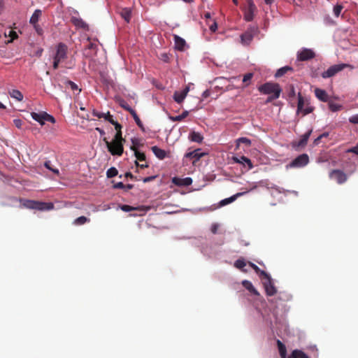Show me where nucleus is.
<instances>
[{"label": "nucleus", "instance_id": "nucleus-1", "mask_svg": "<svg viewBox=\"0 0 358 358\" xmlns=\"http://www.w3.org/2000/svg\"><path fill=\"white\" fill-rule=\"evenodd\" d=\"M68 46L64 43H59L55 47V54L53 56L52 67L57 69L59 63L67 59Z\"/></svg>", "mask_w": 358, "mask_h": 358}, {"label": "nucleus", "instance_id": "nucleus-2", "mask_svg": "<svg viewBox=\"0 0 358 358\" xmlns=\"http://www.w3.org/2000/svg\"><path fill=\"white\" fill-rule=\"evenodd\" d=\"M23 206L29 209H34L41 211L50 210L54 208L52 203L34 200H26L24 202Z\"/></svg>", "mask_w": 358, "mask_h": 358}, {"label": "nucleus", "instance_id": "nucleus-3", "mask_svg": "<svg viewBox=\"0 0 358 358\" xmlns=\"http://www.w3.org/2000/svg\"><path fill=\"white\" fill-rule=\"evenodd\" d=\"M277 345L281 358H308V357L300 350H294L289 356H287L285 345L280 341H277Z\"/></svg>", "mask_w": 358, "mask_h": 358}, {"label": "nucleus", "instance_id": "nucleus-4", "mask_svg": "<svg viewBox=\"0 0 358 358\" xmlns=\"http://www.w3.org/2000/svg\"><path fill=\"white\" fill-rule=\"evenodd\" d=\"M310 162L309 157L307 154H301L292 159L285 166L286 169H301L306 166Z\"/></svg>", "mask_w": 358, "mask_h": 358}, {"label": "nucleus", "instance_id": "nucleus-5", "mask_svg": "<svg viewBox=\"0 0 358 358\" xmlns=\"http://www.w3.org/2000/svg\"><path fill=\"white\" fill-rule=\"evenodd\" d=\"M103 141L105 142L108 151L112 155L121 156L124 151L123 143L122 141H115L113 140L111 142L108 141L107 138L104 137Z\"/></svg>", "mask_w": 358, "mask_h": 358}, {"label": "nucleus", "instance_id": "nucleus-6", "mask_svg": "<svg viewBox=\"0 0 358 358\" xmlns=\"http://www.w3.org/2000/svg\"><path fill=\"white\" fill-rule=\"evenodd\" d=\"M258 90L260 93L264 94L271 95L275 94L278 91L279 92V95L282 92V90L280 85L278 83H266L258 87Z\"/></svg>", "mask_w": 358, "mask_h": 358}, {"label": "nucleus", "instance_id": "nucleus-7", "mask_svg": "<svg viewBox=\"0 0 358 358\" xmlns=\"http://www.w3.org/2000/svg\"><path fill=\"white\" fill-rule=\"evenodd\" d=\"M31 116L34 120L37 121L41 126L45 124V121L50 122L52 123L55 122V117L44 111L39 113L32 112L31 113Z\"/></svg>", "mask_w": 358, "mask_h": 358}, {"label": "nucleus", "instance_id": "nucleus-8", "mask_svg": "<svg viewBox=\"0 0 358 358\" xmlns=\"http://www.w3.org/2000/svg\"><path fill=\"white\" fill-rule=\"evenodd\" d=\"M350 66L347 64H338L331 66L327 71L322 73V77L324 78H331L334 76L338 72L343 71L344 69Z\"/></svg>", "mask_w": 358, "mask_h": 358}, {"label": "nucleus", "instance_id": "nucleus-9", "mask_svg": "<svg viewBox=\"0 0 358 358\" xmlns=\"http://www.w3.org/2000/svg\"><path fill=\"white\" fill-rule=\"evenodd\" d=\"M311 132L312 130H309L303 134L299 140L292 141V147L296 150H300L301 149L303 148L308 143Z\"/></svg>", "mask_w": 358, "mask_h": 358}, {"label": "nucleus", "instance_id": "nucleus-10", "mask_svg": "<svg viewBox=\"0 0 358 358\" xmlns=\"http://www.w3.org/2000/svg\"><path fill=\"white\" fill-rule=\"evenodd\" d=\"M329 178L338 184H343L348 180L347 175L341 170L334 169L329 173Z\"/></svg>", "mask_w": 358, "mask_h": 358}, {"label": "nucleus", "instance_id": "nucleus-11", "mask_svg": "<svg viewBox=\"0 0 358 358\" xmlns=\"http://www.w3.org/2000/svg\"><path fill=\"white\" fill-rule=\"evenodd\" d=\"M261 277L267 280V282H264V287L267 295L273 296L275 294L277 291L271 282L270 275L265 271H261Z\"/></svg>", "mask_w": 358, "mask_h": 358}, {"label": "nucleus", "instance_id": "nucleus-12", "mask_svg": "<svg viewBox=\"0 0 358 358\" xmlns=\"http://www.w3.org/2000/svg\"><path fill=\"white\" fill-rule=\"evenodd\" d=\"M257 8L255 3L252 0L248 1V6L245 10L244 13V19L247 22H250L253 20L254 13L256 10Z\"/></svg>", "mask_w": 358, "mask_h": 358}, {"label": "nucleus", "instance_id": "nucleus-13", "mask_svg": "<svg viewBox=\"0 0 358 358\" xmlns=\"http://www.w3.org/2000/svg\"><path fill=\"white\" fill-rule=\"evenodd\" d=\"M206 155V152H201V149L198 148L192 152H187L184 157L194 159L192 164H195L197 161Z\"/></svg>", "mask_w": 358, "mask_h": 358}, {"label": "nucleus", "instance_id": "nucleus-14", "mask_svg": "<svg viewBox=\"0 0 358 358\" xmlns=\"http://www.w3.org/2000/svg\"><path fill=\"white\" fill-rule=\"evenodd\" d=\"M315 95L319 100L323 102H328L330 100L329 94L324 90L315 89Z\"/></svg>", "mask_w": 358, "mask_h": 358}, {"label": "nucleus", "instance_id": "nucleus-15", "mask_svg": "<svg viewBox=\"0 0 358 358\" xmlns=\"http://www.w3.org/2000/svg\"><path fill=\"white\" fill-rule=\"evenodd\" d=\"M313 57V51L303 49L298 54V59L301 61H306Z\"/></svg>", "mask_w": 358, "mask_h": 358}, {"label": "nucleus", "instance_id": "nucleus-16", "mask_svg": "<svg viewBox=\"0 0 358 358\" xmlns=\"http://www.w3.org/2000/svg\"><path fill=\"white\" fill-rule=\"evenodd\" d=\"M173 38L176 49L180 51H183L185 50V47L186 46L185 40L178 35H174Z\"/></svg>", "mask_w": 358, "mask_h": 358}, {"label": "nucleus", "instance_id": "nucleus-17", "mask_svg": "<svg viewBox=\"0 0 358 358\" xmlns=\"http://www.w3.org/2000/svg\"><path fill=\"white\" fill-rule=\"evenodd\" d=\"M71 22L73 23V25L78 28H81L85 30L88 29L87 24L85 22H84L81 18L72 17L71 19Z\"/></svg>", "mask_w": 358, "mask_h": 358}, {"label": "nucleus", "instance_id": "nucleus-18", "mask_svg": "<svg viewBox=\"0 0 358 358\" xmlns=\"http://www.w3.org/2000/svg\"><path fill=\"white\" fill-rule=\"evenodd\" d=\"M92 115L98 118H103L105 120L109 122L110 123L112 122L113 118V115H110V112L108 111L107 113H100L95 110H93Z\"/></svg>", "mask_w": 358, "mask_h": 358}, {"label": "nucleus", "instance_id": "nucleus-19", "mask_svg": "<svg viewBox=\"0 0 358 358\" xmlns=\"http://www.w3.org/2000/svg\"><path fill=\"white\" fill-rule=\"evenodd\" d=\"M233 159L236 163L247 164L248 166L249 169H252L253 168V165H252L251 160L245 156H241L239 158L235 157H233Z\"/></svg>", "mask_w": 358, "mask_h": 358}, {"label": "nucleus", "instance_id": "nucleus-20", "mask_svg": "<svg viewBox=\"0 0 358 358\" xmlns=\"http://www.w3.org/2000/svg\"><path fill=\"white\" fill-rule=\"evenodd\" d=\"M41 15V10L36 9L30 17L29 22L34 25V28L38 27V22Z\"/></svg>", "mask_w": 358, "mask_h": 358}, {"label": "nucleus", "instance_id": "nucleus-21", "mask_svg": "<svg viewBox=\"0 0 358 358\" xmlns=\"http://www.w3.org/2000/svg\"><path fill=\"white\" fill-rule=\"evenodd\" d=\"M254 35L250 31H247L241 36V43L248 45L253 39Z\"/></svg>", "mask_w": 358, "mask_h": 358}, {"label": "nucleus", "instance_id": "nucleus-22", "mask_svg": "<svg viewBox=\"0 0 358 358\" xmlns=\"http://www.w3.org/2000/svg\"><path fill=\"white\" fill-rule=\"evenodd\" d=\"M329 133L325 131L322 134H318L316 138H315V145L320 144V143H326L329 141Z\"/></svg>", "mask_w": 358, "mask_h": 358}, {"label": "nucleus", "instance_id": "nucleus-23", "mask_svg": "<svg viewBox=\"0 0 358 358\" xmlns=\"http://www.w3.org/2000/svg\"><path fill=\"white\" fill-rule=\"evenodd\" d=\"M152 152L159 159H164L166 157V152L165 150L158 148L157 146H152L151 148Z\"/></svg>", "mask_w": 358, "mask_h": 358}, {"label": "nucleus", "instance_id": "nucleus-24", "mask_svg": "<svg viewBox=\"0 0 358 358\" xmlns=\"http://www.w3.org/2000/svg\"><path fill=\"white\" fill-rule=\"evenodd\" d=\"M189 139L191 141L201 143L203 140V137L199 132L192 131L189 135Z\"/></svg>", "mask_w": 358, "mask_h": 358}, {"label": "nucleus", "instance_id": "nucleus-25", "mask_svg": "<svg viewBox=\"0 0 358 358\" xmlns=\"http://www.w3.org/2000/svg\"><path fill=\"white\" fill-rule=\"evenodd\" d=\"M242 285L247 289L250 293L253 294L254 295L259 296V293L258 291L254 287L252 284L247 280H245L242 282Z\"/></svg>", "mask_w": 358, "mask_h": 358}, {"label": "nucleus", "instance_id": "nucleus-26", "mask_svg": "<svg viewBox=\"0 0 358 358\" xmlns=\"http://www.w3.org/2000/svg\"><path fill=\"white\" fill-rule=\"evenodd\" d=\"M245 193L244 192H238L234 195H233L232 196L229 197V198H227V199H223L220 201V205L221 206H225L227 204H229L233 201H234L238 196H242Z\"/></svg>", "mask_w": 358, "mask_h": 358}, {"label": "nucleus", "instance_id": "nucleus-27", "mask_svg": "<svg viewBox=\"0 0 358 358\" xmlns=\"http://www.w3.org/2000/svg\"><path fill=\"white\" fill-rule=\"evenodd\" d=\"M186 95L185 92L182 91L181 92H176L173 94V99L176 102L178 103H180L183 101V100L185 99Z\"/></svg>", "mask_w": 358, "mask_h": 358}, {"label": "nucleus", "instance_id": "nucleus-28", "mask_svg": "<svg viewBox=\"0 0 358 358\" xmlns=\"http://www.w3.org/2000/svg\"><path fill=\"white\" fill-rule=\"evenodd\" d=\"M189 115V112L187 110H185L180 115L177 116H170L169 119L173 122H180L187 117Z\"/></svg>", "mask_w": 358, "mask_h": 358}, {"label": "nucleus", "instance_id": "nucleus-29", "mask_svg": "<svg viewBox=\"0 0 358 358\" xmlns=\"http://www.w3.org/2000/svg\"><path fill=\"white\" fill-rule=\"evenodd\" d=\"M131 149L134 151V155L136 159L141 162L145 161V155L143 152H141L138 150H137L134 146H131Z\"/></svg>", "mask_w": 358, "mask_h": 358}, {"label": "nucleus", "instance_id": "nucleus-30", "mask_svg": "<svg viewBox=\"0 0 358 358\" xmlns=\"http://www.w3.org/2000/svg\"><path fill=\"white\" fill-rule=\"evenodd\" d=\"M289 71H292V68L289 67L288 66L282 67V68H280V69H278L277 71V72L275 74V76L277 77V78L281 77L283 75H285Z\"/></svg>", "mask_w": 358, "mask_h": 358}, {"label": "nucleus", "instance_id": "nucleus-31", "mask_svg": "<svg viewBox=\"0 0 358 358\" xmlns=\"http://www.w3.org/2000/svg\"><path fill=\"white\" fill-rule=\"evenodd\" d=\"M328 105L330 110L332 112L338 111L342 108V106L341 104L336 103L330 100L328 101Z\"/></svg>", "mask_w": 358, "mask_h": 358}, {"label": "nucleus", "instance_id": "nucleus-32", "mask_svg": "<svg viewBox=\"0 0 358 358\" xmlns=\"http://www.w3.org/2000/svg\"><path fill=\"white\" fill-rule=\"evenodd\" d=\"M90 221V220L89 218L85 216H80L73 221V224L75 225H83L87 222H89Z\"/></svg>", "mask_w": 358, "mask_h": 358}, {"label": "nucleus", "instance_id": "nucleus-33", "mask_svg": "<svg viewBox=\"0 0 358 358\" xmlns=\"http://www.w3.org/2000/svg\"><path fill=\"white\" fill-rule=\"evenodd\" d=\"M135 122L136 123V124L141 129H143V124L141 122V120H140L139 117L138 116V115L136 114V111L134 110H131V113H130Z\"/></svg>", "mask_w": 358, "mask_h": 358}, {"label": "nucleus", "instance_id": "nucleus-34", "mask_svg": "<svg viewBox=\"0 0 358 358\" xmlns=\"http://www.w3.org/2000/svg\"><path fill=\"white\" fill-rule=\"evenodd\" d=\"M11 97L18 100L22 101L23 99L22 94L17 90H13L12 92H10Z\"/></svg>", "mask_w": 358, "mask_h": 358}, {"label": "nucleus", "instance_id": "nucleus-35", "mask_svg": "<svg viewBox=\"0 0 358 358\" xmlns=\"http://www.w3.org/2000/svg\"><path fill=\"white\" fill-rule=\"evenodd\" d=\"M121 16L127 22H129L131 19V11L127 8H124L121 12Z\"/></svg>", "mask_w": 358, "mask_h": 358}, {"label": "nucleus", "instance_id": "nucleus-36", "mask_svg": "<svg viewBox=\"0 0 358 358\" xmlns=\"http://www.w3.org/2000/svg\"><path fill=\"white\" fill-rule=\"evenodd\" d=\"M118 174V171L115 167L108 169L106 171V176L108 178H111L116 176Z\"/></svg>", "mask_w": 358, "mask_h": 358}, {"label": "nucleus", "instance_id": "nucleus-37", "mask_svg": "<svg viewBox=\"0 0 358 358\" xmlns=\"http://www.w3.org/2000/svg\"><path fill=\"white\" fill-rule=\"evenodd\" d=\"M252 77H253L252 73H246L245 75H244L243 78V83H244L245 87L249 85L250 81L251 80Z\"/></svg>", "mask_w": 358, "mask_h": 358}, {"label": "nucleus", "instance_id": "nucleus-38", "mask_svg": "<svg viewBox=\"0 0 358 358\" xmlns=\"http://www.w3.org/2000/svg\"><path fill=\"white\" fill-rule=\"evenodd\" d=\"M343 8V6L341 4H337L334 7V14L336 17H339Z\"/></svg>", "mask_w": 358, "mask_h": 358}, {"label": "nucleus", "instance_id": "nucleus-39", "mask_svg": "<svg viewBox=\"0 0 358 358\" xmlns=\"http://www.w3.org/2000/svg\"><path fill=\"white\" fill-rule=\"evenodd\" d=\"M66 83V85L70 87V88L73 91L77 90L78 92V93L80 92L81 89H79L78 85L76 84L75 83H73V81L68 80Z\"/></svg>", "mask_w": 358, "mask_h": 358}, {"label": "nucleus", "instance_id": "nucleus-40", "mask_svg": "<svg viewBox=\"0 0 358 358\" xmlns=\"http://www.w3.org/2000/svg\"><path fill=\"white\" fill-rule=\"evenodd\" d=\"M234 266L239 269H243L245 266L246 263L243 259H238L235 262Z\"/></svg>", "mask_w": 358, "mask_h": 358}, {"label": "nucleus", "instance_id": "nucleus-41", "mask_svg": "<svg viewBox=\"0 0 358 358\" xmlns=\"http://www.w3.org/2000/svg\"><path fill=\"white\" fill-rule=\"evenodd\" d=\"M113 140H115V141H119L124 142L125 140L122 138V131H116V134Z\"/></svg>", "mask_w": 358, "mask_h": 358}, {"label": "nucleus", "instance_id": "nucleus-42", "mask_svg": "<svg viewBox=\"0 0 358 358\" xmlns=\"http://www.w3.org/2000/svg\"><path fill=\"white\" fill-rule=\"evenodd\" d=\"M279 96H280V95H279V92L278 91L275 94L269 95L266 101V103H270V102L273 101V100L279 98Z\"/></svg>", "mask_w": 358, "mask_h": 358}, {"label": "nucleus", "instance_id": "nucleus-43", "mask_svg": "<svg viewBox=\"0 0 358 358\" xmlns=\"http://www.w3.org/2000/svg\"><path fill=\"white\" fill-rule=\"evenodd\" d=\"M120 209L124 212H130L131 210H136L137 208L129 205H122L120 206Z\"/></svg>", "mask_w": 358, "mask_h": 358}, {"label": "nucleus", "instance_id": "nucleus-44", "mask_svg": "<svg viewBox=\"0 0 358 358\" xmlns=\"http://www.w3.org/2000/svg\"><path fill=\"white\" fill-rule=\"evenodd\" d=\"M120 106L124 108L126 110H127L128 112H129V113H131V110H134V109H132L125 101H122L120 103Z\"/></svg>", "mask_w": 358, "mask_h": 358}, {"label": "nucleus", "instance_id": "nucleus-45", "mask_svg": "<svg viewBox=\"0 0 358 358\" xmlns=\"http://www.w3.org/2000/svg\"><path fill=\"white\" fill-rule=\"evenodd\" d=\"M349 122L352 124H358V114L354 115L349 118Z\"/></svg>", "mask_w": 358, "mask_h": 358}, {"label": "nucleus", "instance_id": "nucleus-46", "mask_svg": "<svg viewBox=\"0 0 358 358\" xmlns=\"http://www.w3.org/2000/svg\"><path fill=\"white\" fill-rule=\"evenodd\" d=\"M159 59L165 62H169V56L167 53H162L159 56Z\"/></svg>", "mask_w": 358, "mask_h": 358}, {"label": "nucleus", "instance_id": "nucleus-47", "mask_svg": "<svg viewBox=\"0 0 358 358\" xmlns=\"http://www.w3.org/2000/svg\"><path fill=\"white\" fill-rule=\"evenodd\" d=\"M110 123L114 125L116 131H121L122 126L117 121H115L114 120H113L112 122H110Z\"/></svg>", "mask_w": 358, "mask_h": 358}, {"label": "nucleus", "instance_id": "nucleus-48", "mask_svg": "<svg viewBox=\"0 0 358 358\" xmlns=\"http://www.w3.org/2000/svg\"><path fill=\"white\" fill-rule=\"evenodd\" d=\"M250 266L255 271V272L259 275V276L261 277V271H262V270H260V268L257 266L255 265V264L253 263H250Z\"/></svg>", "mask_w": 358, "mask_h": 358}, {"label": "nucleus", "instance_id": "nucleus-49", "mask_svg": "<svg viewBox=\"0 0 358 358\" xmlns=\"http://www.w3.org/2000/svg\"><path fill=\"white\" fill-rule=\"evenodd\" d=\"M124 187L125 185H124L122 182H119L113 185L114 189H124Z\"/></svg>", "mask_w": 358, "mask_h": 358}, {"label": "nucleus", "instance_id": "nucleus-50", "mask_svg": "<svg viewBox=\"0 0 358 358\" xmlns=\"http://www.w3.org/2000/svg\"><path fill=\"white\" fill-rule=\"evenodd\" d=\"M238 141H239V142H242V143H245L246 145H250V143H251V141H250V139H248V138H244V137H243V138H240L238 139Z\"/></svg>", "mask_w": 358, "mask_h": 358}, {"label": "nucleus", "instance_id": "nucleus-51", "mask_svg": "<svg viewBox=\"0 0 358 358\" xmlns=\"http://www.w3.org/2000/svg\"><path fill=\"white\" fill-rule=\"evenodd\" d=\"M348 152H352V153H355L357 155H358V144L355 146V147H352L351 148H350L348 150Z\"/></svg>", "mask_w": 358, "mask_h": 358}, {"label": "nucleus", "instance_id": "nucleus-52", "mask_svg": "<svg viewBox=\"0 0 358 358\" xmlns=\"http://www.w3.org/2000/svg\"><path fill=\"white\" fill-rule=\"evenodd\" d=\"M13 122H14V124L15 125L16 127L21 128L22 124V122L21 120L15 119V120H13Z\"/></svg>", "mask_w": 358, "mask_h": 358}, {"label": "nucleus", "instance_id": "nucleus-53", "mask_svg": "<svg viewBox=\"0 0 358 358\" xmlns=\"http://www.w3.org/2000/svg\"><path fill=\"white\" fill-rule=\"evenodd\" d=\"M156 178V176H149V177H146V178H144L143 179V182L146 183V182H149L152 180H153L155 178Z\"/></svg>", "mask_w": 358, "mask_h": 358}, {"label": "nucleus", "instance_id": "nucleus-54", "mask_svg": "<svg viewBox=\"0 0 358 358\" xmlns=\"http://www.w3.org/2000/svg\"><path fill=\"white\" fill-rule=\"evenodd\" d=\"M217 25L215 22H213V23L210 25V29L211 31L215 32L217 30Z\"/></svg>", "mask_w": 358, "mask_h": 358}, {"label": "nucleus", "instance_id": "nucleus-55", "mask_svg": "<svg viewBox=\"0 0 358 358\" xmlns=\"http://www.w3.org/2000/svg\"><path fill=\"white\" fill-rule=\"evenodd\" d=\"M10 36L11 37V41H12L13 40L17 38V34L15 31H10Z\"/></svg>", "mask_w": 358, "mask_h": 358}, {"label": "nucleus", "instance_id": "nucleus-56", "mask_svg": "<svg viewBox=\"0 0 358 358\" xmlns=\"http://www.w3.org/2000/svg\"><path fill=\"white\" fill-rule=\"evenodd\" d=\"M44 166H45L46 169H49L50 171V170H52V167L51 166V162H50V161H46V162H45V163H44Z\"/></svg>", "mask_w": 358, "mask_h": 358}, {"label": "nucleus", "instance_id": "nucleus-57", "mask_svg": "<svg viewBox=\"0 0 358 358\" xmlns=\"http://www.w3.org/2000/svg\"><path fill=\"white\" fill-rule=\"evenodd\" d=\"M136 164L137 166L140 167L141 169H145V168H147L148 167V164H138L137 161H136Z\"/></svg>", "mask_w": 358, "mask_h": 358}, {"label": "nucleus", "instance_id": "nucleus-58", "mask_svg": "<svg viewBox=\"0 0 358 358\" xmlns=\"http://www.w3.org/2000/svg\"><path fill=\"white\" fill-rule=\"evenodd\" d=\"M218 226L217 224H213L211 227V231L213 234H216L217 231Z\"/></svg>", "mask_w": 358, "mask_h": 358}, {"label": "nucleus", "instance_id": "nucleus-59", "mask_svg": "<svg viewBox=\"0 0 358 358\" xmlns=\"http://www.w3.org/2000/svg\"><path fill=\"white\" fill-rule=\"evenodd\" d=\"M4 10V1L3 0H0V14Z\"/></svg>", "mask_w": 358, "mask_h": 358}, {"label": "nucleus", "instance_id": "nucleus-60", "mask_svg": "<svg viewBox=\"0 0 358 358\" xmlns=\"http://www.w3.org/2000/svg\"><path fill=\"white\" fill-rule=\"evenodd\" d=\"M95 129L100 134L101 136L105 135V131L102 129L96 127Z\"/></svg>", "mask_w": 358, "mask_h": 358}, {"label": "nucleus", "instance_id": "nucleus-61", "mask_svg": "<svg viewBox=\"0 0 358 358\" xmlns=\"http://www.w3.org/2000/svg\"><path fill=\"white\" fill-rule=\"evenodd\" d=\"M134 187V185L128 184L125 185V187L124 188L126 191L131 189Z\"/></svg>", "mask_w": 358, "mask_h": 358}, {"label": "nucleus", "instance_id": "nucleus-62", "mask_svg": "<svg viewBox=\"0 0 358 358\" xmlns=\"http://www.w3.org/2000/svg\"><path fill=\"white\" fill-rule=\"evenodd\" d=\"M96 47V44H94L93 43H89L88 45H87L88 49H94Z\"/></svg>", "mask_w": 358, "mask_h": 358}, {"label": "nucleus", "instance_id": "nucleus-63", "mask_svg": "<svg viewBox=\"0 0 358 358\" xmlns=\"http://www.w3.org/2000/svg\"><path fill=\"white\" fill-rule=\"evenodd\" d=\"M43 50L42 48H40L38 49L36 52V55L38 56V57H41V55H42V52H43Z\"/></svg>", "mask_w": 358, "mask_h": 358}, {"label": "nucleus", "instance_id": "nucleus-64", "mask_svg": "<svg viewBox=\"0 0 358 358\" xmlns=\"http://www.w3.org/2000/svg\"><path fill=\"white\" fill-rule=\"evenodd\" d=\"M209 95H210V92L208 90L204 91L202 94L203 97H204V98L208 97Z\"/></svg>", "mask_w": 358, "mask_h": 358}]
</instances>
